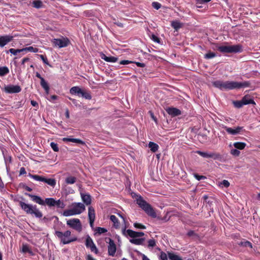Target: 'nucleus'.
I'll list each match as a JSON object with an SVG mask.
<instances>
[{"label": "nucleus", "mask_w": 260, "mask_h": 260, "mask_svg": "<svg viewBox=\"0 0 260 260\" xmlns=\"http://www.w3.org/2000/svg\"><path fill=\"white\" fill-rule=\"evenodd\" d=\"M230 184V182L226 180H223L220 182V185L225 187H228Z\"/></svg>", "instance_id": "5fc2aeb1"}, {"label": "nucleus", "mask_w": 260, "mask_h": 260, "mask_svg": "<svg viewBox=\"0 0 260 260\" xmlns=\"http://www.w3.org/2000/svg\"><path fill=\"white\" fill-rule=\"evenodd\" d=\"M63 142H71L75 143H78L82 145H84L85 142L79 139L76 138H63L62 139Z\"/></svg>", "instance_id": "aec40b11"}, {"label": "nucleus", "mask_w": 260, "mask_h": 260, "mask_svg": "<svg viewBox=\"0 0 260 260\" xmlns=\"http://www.w3.org/2000/svg\"><path fill=\"white\" fill-rule=\"evenodd\" d=\"M72 209L75 215H77L82 213L85 210V207L82 203H74L72 205Z\"/></svg>", "instance_id": "f8f14e48"}, {"label": "nucleus", "mask_w": 260, "mask_h": 260, "mask_svg": "<svg viewBox=\"0 0 260 260\" xmlns=\"http://www.w3.org/2000/svg\"><path fill=\"white\" fill-rule=\"evenodd\" d=\"M212 85L221 90H230L249 87L250 83L248 81L239 82L229 81L224 82L221 80H216L212 82Z\"/></svg>", "instance_id": "f257e3e1"}, {"label": "nucleus", "mask_w": 260, "mask_h": 260, "mask_svg": "<svg viewBox=\"0 0 260 260\" xmlns=\"http://www.w3.org/2000/svg\"><path fill=\"white\" fill-rule=\"evenodd\" d=\"M238 244L242 247H249L250 248H252V244L251 242L248 241L243 240L241 242H239Z\"/></svg>", "instance_id": "a878e982"}, {"label": "nucleus", "mask_w": 260, "mask_h": 260, "mask_svg": "<svg viewBox=\"0 0 260 260\" xmlns=\"http://www.w3.org/2000/svg\"><path fill=\"white\" fill-rule=\"evenodd\" d=\"M122 233L123 235H126L127 234L131 238H137L142 237L144 235V233L142 232H135L132 230H126V227L125 226L122 230Z\"/></svg>", "instance_id": "9b49d317"}, {"label": "nucleus", "mask_w": 260, "mask_h": 260, "mask_svg": "<svg viewBox=\"0 0 260 260\" xmlns=\"http://www.w3.org/2000/svg\"><path fill=\"white\" fill-rule=\"evenodd\" d=\"M82 90L79 86H74L70 89V92L73 95L77 94L78 96H80Z\"/></svg>", "instance_id": "6ab92c4d"}, {"label": "nucleus", "mask_w": 260, "mask_h": 260, "mask_svg": "<svg viewBox=\"0 0 260 260\" xmlns=\"http://www.w3.org/2000/svg\"><path fill=\"white\" fill-rule=\"evenodd\" d=\"M216 56L217 55H216V53H215L214 52H209L207 53H206V54H205L204 58L205 59H211L212 58H214V57H216Z\"/></svg>", "instance_id": "79ce46f5"}, {"label": "nucleus", "mask_w": 260, "mask_h": 260, "mask_svg": "<svg viewBox=\"0 0 260 260\" xmlns=\"http://www.w3.org/2000/svg\"><path fill=\"white\" fill-rule=\"evenodd\" d=\"M26 173V172L25 171V168L23 167L21 168L20 169L19 175H24Z\"/></svg>", "instance_id": "0e129e2a"}, {"label": "nucleus", "mask_w": 260, "mask_h": 260, "mask_svg": "<svg viewBox=\"0 0 260 260\" xmlns=\"http://www.w3.org/2000/svg\"><path fill=\"white\" fill-rule=\"evenodd\" d=\"M88 216L89 220H95V210L92 206H89L88 209Z\"/></svg>", "instance_id": "5701e85b"}, {"label": "nucleus", "mask_w": 260, "mask_h": 260, "mask_svg": "<svg viewBox=\"0 0 260 260\" xmlns=\"http://www.w3.org/2000/svg\"><path fill=\"white\" fill-rule=\"evenodd\" d=\"M82 201L86 205H89L91 204V197L88 194H81Z\"/></svg>", "instance_id": "412c9836"}, {"label": "nucleus", "mask_w": 260, "mask_h": 260, "mask_svg": "<svg viewBox=\"0 0 260 260\" xmlns=\"http://www.w3.org/2000/svg\"><path fill=\"white\" fill-rule=\"evenodd\" d=\"M50 146L55 152H58L59 151V148L57 143L52 142L50 143Z\"/></svg>", "instance_id": "a18cd8bd"}, {"label": "nucleus", "mask_w": 260, "mask_h": 260, "mask_svg": "<svg viewBox=\"0 0 260 260\" xmlns=\"http://www.w3.org/2000/svg\"><path fill=\"white\" fill-rule=\"evenodd\" d=\"M39 56L45 64H47V65L49 64L48 59L46 56H45L44 55H42V54L39 55Z\"/></svg>", "instance_id": "6e6d98bb"}, {"label": "nucleus", "mask_w": 260, "mask_h": 260, "mask_svg": "<svg viewBox=\"0 0 260 260\" xmlns=\"http://www.w3.org/2000/svg\"><path fill=\"white\" fill-rule=\"evenodd\" d=\"M51 42L54 46L60 48L67 47L69 43V40L67 38L62 37L59 39H53L51 40Z\"/></svg>", "instance_id": "6e6552de"}, {"label": "nucleus", "mask_w": 260, "mask_h": 260, "mask_svg": "<svg viewBox=\"0 0 260 260\" xmlns=\"http://www.w3.org/2000/svg\"><path fill=\"white\" fill-rule=\"evenodd\" d=\"M133 62V61H129L128 60H121L120 61L119 64L125 65V64H128L129 63H132Z\"/></svg>", "instance_id": "052dcab7"}, {"label": "nucleus", "mask_w": 260, "mask_h": 260, "mask_svg": "<svg viewBox=\"0 0 260 260\" xmlns=\"http://www.w3.org/2000/svg\"><path fill=\"white\" fill-rule=\"evenodd\" d=\"M43 182L47 183L48 185L51 186L52 187H54L56 185V181L54 178H46L44 177Z\"/></svg>", "instance_id": "4be33fe9"}, {"label": "nucleus", "mask_w": 260, "mask_h": 260, "mask_svg": "<svg viewBox=\"0 0 260 260\" xmlns=\"http://www.w3.org/2000/svg\"><path fill=\"white\" fill-rule=\"evenodd\" d=\"M23 187L27 191H31L32 190V188L29 187V186L26 185H23Z\"/></svg>", "instance_id": "338daca9"}, {"label": "nucleus", "mask_w": 260, "mask_h": 260, "mask_svg": "<svg viewBox=\"0 0 260 260\" xmlns=\"http://www.w3.org/2000/svg\"><path fill=\"white\" fill-rule=\"evenodd\" d=\"M109 245L108 246V254L110 256H114L116 251V246L114 241L111 238H109Z\"/></svg>", "instance_id": "ddd939ff"}, {"label": "nucleus", "mask_w": 260, "mask_h": 260, "mask_svg": "<svg viewBox=\"0 0 260 260\" xmlns=\"http://www.w3.org/2000/svg\"><path fill=\"white\" fill-rule=\"evenodd\" d=\"M233 145L237 149L242 150L245 147L246 144L244 142H238L234 143Z\"/></svg>", "instance_id": "7c9ffc66"}, {"label": "nucleus", "mask_w": 260, "mask_h": 260, "mask_svg": "<svg viewBox=\"0 0 260 260\" xmlns=\"http://www.w3.org/2000/svg\"><path fill=\"white\" fill-rule=\"evenodd\" d=\"M32 5H33L34 7L37 8V9H39V8H41L42 7L43 3L40 0L34 1L32 2Z\"/></svg>", "instance_id": "ea45409f"}, {"label": "nucleus", "mask_w": 260, "mask_h": 260, "mask_svg": "<svg viewBox=\"0 0 260 260\" xmlns=\"http://www.w3.org/2000/svg\"><path fill=\"white\" fill-rule=\"evenodd\" d=\"M19 204L21 209L26 214L34 215L37 218H41L43 216L42 212L37 208L36 205L26 204L22 201H20Z\"/></svg>", "instance_id": "7ed1b4c3"}, {"label": "nucleus", "mask_w": 260, "mask_h": 260, "mask_svg": "<svg viewBox=\"0 0 260 260\" xmlns=\"http://www.w3.org/2000/svg\"><path fill=\"white\" fill-rule=\"evenodd\" d=\"M77 179L73 176H69L66 178V183L68 184H72L76 182Z\"/></svg>", "instance_id": "c9c22d12"}, {"label": "nucleus", "mask_w": 260, "mask_h": 260, "mask_svg": "<svg viewBox=\"0 0 260 260\" xmlns=\"http://www.w3.org/2000/svg\"><path fill=\"white\" fill-rule=\"evenodd\" d=\"M218 51L222 53H238L242 51V46L240 45L231 46H219L217 47Z\"/></svg>", "instance_id": "39448f33"}, {"label": "nucleus", "mask_w": 260, "mask_h": 260, "mask_svg": "<svg viewBox=\"0 0 260 260\" xmlns=\"http://www.w3.org/2000/svg\"><path fill=\"white\" fill-rule=\"evenodd\" d=\"M152 39L155 42H159V39L154 35H152Z\"/></svg>", "instance_id": "e2e57ef3"}, {"label": "nucleus", "mask_w": 260, "mask_h": 260, "mask_svg": "<svg viewBox=\"0 0 260 260\" xmlns=\"http://www.w3.org/2000/svg\"><path fill=\"white\" fill-rule=\"evenodd\" d=\"M196 153L206 158H212L214 160H220L222 158L221 155L215 152H208V151H202L200 150H197Z\"/></svg>", "instance_id": "423d86ee"}, {"label": "nucleus", "mask_w": 260, "mask_h": 260, "mask_svg": "<svg viewBox=\"0 0 260 260\" xmlns=\"http://www.w3.org/2000/svg\"><path fill=\"white\" fill-rule=\"evenodd\" d=\"M152 6L156 10H158L161 7V4L158 2H153Z\"/></svg>", "instance_id": "864d4df0"}, {"label": "nucleus", "mask_w": 260, "mask_h": 260, "mask_svg": "<svg viewBox=\"0 0 260 260\" xmlns=\"http://www.w3.org/2000/svg\"><path fill=\"white\" fill-rule=\"evenodd\" d=\"M148 247H153L155 246V244H156L155 241L153 239L149 240L148 241Z\"/></svg>", "instance_id": "3c124183"}, {"label": "nucleus", "mask_w": 260, "mask_h": 260, "mask_svg": "<svg viewBox=\"0 0 260 260\" xmlns=\"http://www.w3.org/2000/svg\"><path fill=\"white\" fill-rule=\"evenodd\" d=\"M194 178L198 181H200L202 179H205L206 178V177L204 176L199 175L197 174H194Z\"/></svg>", "instance_id": "4d7b16f0"}, {"label": "nucleus", "mask_w": 260, "mask_h": 260, "mask_svg": "<svg viewBox=\"0 0 260 260\" xmlns=\"http://www.w3.org/2000/svg\"><path fill=\"white\" fill-rule=\"evenodd\" d=\"M167 112L172 116H176L181 114V111L177 108L169 107L166 109Z\"/></svg>", "instance_id": "dca6fc26"}, {"label": "nucleus", "mask_w": 260, "mask_h": 260, "mask_svg": "<svg viewBox=\"0 0 260 260\" xmlns=\"http://www.w3.org/2000/svg\"><path fill=\"white\" fill-rule=\"evenodd\" d=\"M89 248H90L91 252H93L95 254H98L99 253V250L95 244L92 245L91 246L89 247Z\"/></svg>", "instance_id": "8fccbe9b"}, {"label": "nucleus", "mask_w": 260, "mask_h": 260, "mask_svg": "<svg viewBox=\"0 0 260 260\" xmlns=\"http://www.w3.org/2000/svg\"><path fill=\"white\" fill-rule=\"evenodd\" d=\"M21 50H23V52L25 51H30L32 52H38L39 51V49L37 48H34L32 46H29L28 47H25L21 49Z\"/></svg>", "instance_id": "4c0bfd02"}, {"label": "nucleus", "mask_w": 260, "mask_h": 260, "mask_svg": "<svg viewBox=\"0 0 260 260\" xmlns=\"http://www.w3.org/2000/svg\"><path fill=\"white\" fill-rule=\"evenodd\" d=\"M231 153L234 156H238L239 155L240 152L237 148L233 149L231 150Z\"/></svg>", "instance_id": "de8ad7c7"}, {"label": "nucleus", "mask_w": 260, "mask_h": 260, "mask_svg": "<svg viewBox=\"0 0 260 260\" xmlns=\"http://www.w3.org/2000/svg\"><path fill=\"white\" fill-rule=\"evenodd\" d=\"M187 235L189 237H193L195 238H198V235L193 231H188Z\"/></svg>", "instance_id": "603ef678"}, {"label": "nucleus", "mask_w": 260, "mask_h": 260, "mask_svg": "<svg viewBox=\"0 0 260 260\" xmlns=\"http://www.w3.org/2000/svg\"><path fill=\"white\" fill-rule=\"evenodd\" d=\"M86 260H96L90 254H88L86 257Z\"/></svg>", "instance_id": "69168bd1"}, {"label": "nucleus", "mask_w": 260, "mask_h": 260, "mask_svg": "<svg viewBox=\"0 0 260 260\" xmlns=\"http://www.w3.org/2000/svg\"><path fill=\"white\" fill-rule=\"evenodd\" d=\"M30 103H31V105L34 106V107H37L38 106V103L35 101H34V100H31L30 101Z\"/></svg>", "instance_id": "774afa93"}, {"label": "nucleus", "mask_w": 260, "mask_h": 260, "mask_svg": "<svg viewBox=\"0 0 260 260\" xmlns=\"http://www.w3.org/2000/svg\"><path fill=\"white\" fill-rule=\"evenodd\" d=\"M25 195L28 196L30 197L32 201L34 202L41 205H44L45 202L43 200L41 199V198L39 196H36V195H33L30 193H25Z\"/></svg>", "instance_id": "2eb2a0df"}, {"label": "nucleus", "mask_w": 260, "mask_h": 260, "mask_svg": "<svg viewBox=\"0 0 260 260\" xmlns=\"http://www.w3.org/2000/svg\"><path fill=\"white\" fill-rule=\"evenodd\" d=\"M171 26L175 30H178L179 28H180L182 27V24L178 21H174L172 22Z\"/></svg>", "instance_id": "72a5a7b5"}, {"label": "nucleus", "mask_w": 260, "mask_h": 260, "mask_svg": "<svg viewBox=\"0 0 260 260\" xmlns=\"http://www.w3.org/2000/svg\"><path fill=\"white\" fill-rule=\"evenodd\" d=\"M134 226L136 229H145L146 226L141 223H134Z\"/></svg>", "instance_id": "09e8293b"}, {"label": "nucleus", "mask_w": 260, "mask_h": 260, "mask_svg": "<svg viewBox=\"0 0 260 260\" xmlns=\"http://www.w3.org/2000/svg\"><path fill=\"white\" fill-rule=\"evenodd\" d=\"M96 233L102 234L107 232V230L104 228L98 227L96 229Z\"/></svg>", "instance_id": "49530a36"}, {"label": "nucleus", "mask_w": 260, "mask_h": 260, "mask_svg": "<svg viewBox=\"0 0 260 260\" xmlns=\"http://www.w3.org/2000/svg\"><path fill=\"white\" fill-rule=\"evenodd\" d=\"M55 235L60 239L61 242L63 244H68L77 240V238L75 236L70 237L71 232L69 230L65 231L64 233L56 231Z\"/></svg>", "instance_id": "20e7f679"}, {"label": "nucleus", "mask_w": 260, "mask_h": 260, "mask_svg": "<svg viewBox=\"0 0 260 260\" xmlns=\"http://www.w3.org/2000/svg\"><path fill=\"white\" fill-rule=\"evenodd\" d=\"M62 215L64 216L68 217V216L75 215V214H74L72 209L71 208L69 210H64L62 213Z\"/></svg>", "instance_id": "a19ab883"}, {"label": "nucleus", "mask_w": 260, "mask_h": 260, "mask_svg": "<svg viewBox=\"0 0 260 260\" xmlns=\"http://www.w3.org/2000/svg\"><path fill=\"white\" fill-rule=\"evenodd\" d=\"M10 72L9 68L6 66L0 67V76L3 77L7 75Z\"/></svg>", "instance_id": "cd10ccee"}, {"label": "nucleus", "mask_w": 260, "mask_h": 260, "mask_svg": "<svg viewBox=\"0 0 260 260\" xmlns=\"http://www.w3.org/2000/svg\"><path fill=\"white\" fill-rule=\"evenodd\" d=\"M101 57L102 59L109 62H115L118 60V58L114 56H107L104 53L101 54Z\"/></svg>", "instance_id": "f3484780"}, {"label": "nucleus", "mask_w": 260, "mask_h": 260, "mask_svg": "<svg viewBox=\"0 0 260 260\" xmlns=\"http://www.w3.org/2000/svg\"><path fill=\"white\" fill-rule=\"evenodd\" d=\"M145 241V238H141L138 239H130L129 242L134 244L137 245H142L143 242Z\"/></svg>", "instance_id": "393cba45"}, {"label": "nucleus", "mask_w": 260, "mask_h": 260, "mask_svg": "<svg viewBox=\"0 0 260 260\" xmlns=\"http://www.w3.org/2000/svg\"><path fill=\"white\" fill-rule=\"evenodd\" d=\"M133 63H135L139 67L144 68L145 67V64L144 63H141L137 61H133Z\"/></svg>", "instance_id": "680f3d73"}, {"label": "nucleus", "mask_w": 260, "mask_h": 260, "mask_svg": "<svg viewBox=\"0 0 260 260\" xmlns=\"http://www.w3.org/2000/svg\"><path fill=\"white\" fill-rule=\"evenodd\" d=\"M221 127L224 129L226 132L232 135H237L241 133L244 131L243 126H237L234 128L229 127L224 125H221Z\"/></svg>", "instance_id": "1a4fd4ad"}, {"label": "nucleus", "mask_w": 260, "mask_h": 260, "mask_svg": "<svg viewBox=\"0 0 260 260\" xmlns=\"http://www.w3.org/2000/svg\"><path fill=\"white\" fill-rule=\"evenodd\" d=\"M233 104L237 108H240L244 106L242 100L241 101H234L233 102Z\"/></svg>", "instance_id": "37998d69"}, {"label": "nucleus", "mask_w": 260, "mask_h": 260, "mask_svg": "<svg viewBox=\"0 0 260 260\" xmlns=\"http://www.w3.org/2000/svg\"><path fill=\"white\" fill-rule=\"evenodd\" d=\"M160 259L161 260H168L167 254L164 252H161L160 255Z\"/></svg>", "instance_id": "13d9d810"}, {"label": "nucleus", "mask_w": 260, "mask_h": 260, "mask_svg": "<svg viewBox=\"0 0 260 260\" xmlns=\"http://www.w3.org/2000/svg\"><path fill=\"white\" fill-rule=\"evenodd\" d=\"M148 146L150 148V150L153 152H156L158 149V145L153 142H150L148 144Z\"/></svg>", "instance_id": "2f4dec72"}, {"label": "nucleus", "mask_w": 260, "mask_h": 260, "mask_svg": "<svg viewBox=\"0 0 260 260\" xmlns=\"http://www.w3.org/2000/svg\"><path fill=\"white\" fill-rule=\"evenodd\" d=\"M8 52H10L11 54L16 55L18 53L23 52V50L21 49H15L13 48L10 49Z\"/></svg>", "instance_id": "c03bdc74"}, {"label": "nucleus", "mask_w": 260, "mask_h": 260, "mask_svg": "<svg viewBox=\"0 0 260 260\" xmlns=\"http://www.w3.org/2000/svg\"><path fill=\"white\" fill-rule=\"evenodd\" d=\"M55 206L58 208L63 209L65 207L66 205L63 202L60 200H55Z\"/></svg>", "instance_id": "f704fd0d"}, {"label": "nucleus", "mask_w": 260, "mask_h": 260, "mask_svg": "<svg viewBox=\"0 0 260 260\" xmlns=\"http://www.w3.org/2000/svg\"><path fill=\"white\" fill-rule=\"evenodd\" d=\"M4 91L7 93H17L21 91V88L18 85H8L5 86Z\"/></svg>", "instance_id": "9d476101"}, {"label": "nucleus", "mask_w": 260, "mask_h": 260, "mask_svg": "<svg viewBox=\"0 0 260 260\" xmlns=\"http://www.w3.org/2000/svg\"><path fill=\"white\" fill-rule=\"evenodd\" d=\"M67 224L79 232H80L82 230L81 221L78 218H73L68 220Z\"/></svg>", "instance_id": "0eeeda50"}, {"label": "nucleus", "mask_w": 260, "mask_h": 260, "mask_svg": "<svg viewBox=\"0 0 260 260\" xmlns=\"http://www.w3.org/2000/svg\"><path fill=\"white\" fill-rule=\"evenodd\" d=\"M110 219L113 222V225L115 228L118 229L119 228L120 223L116 216L111 215L110 216Z\"/></svg>", "instance_id": "b1692460"}, {"label": "nucleus", "mask_w": 260, "mask_h": 260, "mask_svg": "<svg viewBox=\"0 0 260 260\" xmlns=\"http://www.w3.org/2000/svg\"><path fill=\"white\" fill-rule=\"evenodd\" d=\"M94 244L92 239L88 236L86 239L85 245L87 248H89L92 245Z\"/></svg>", "instance_id": "58836bf2"}, {"label": "nucleus", "mask_w": 260, "mask_h": 260, "mask_svg": "<svg viewBox=\"0 0 260 260\" xmlns=\"http://www.w3.org/2000/svg\"><path fill=\"white\" fill-rule=\"evenodd\" d=\"M28 176H29L31 178H32L33 179H34L36 181H41V182H43V181L44 177L42 176H39L37 175H32L30 173H28Z\"/></svg>", "instance_id": "473e14b6"}, {"label": "nucleus", "mask_w": 260, "mask_h": 260, "mask_svg": "<svg viewBox=\"0 0 260 260\" xmlns=\"http://www.w3.org/2000/svg\"><path fill=\"white\" fill-rule=\"evenodd\" d=\"M137 204L149 216L155 218L156 214L151 206L145 201L141 196H137L136 198Z\"/></svg>", "instance_id": "f03ea898"}, {"label": "nucleus", "mask_w": 260, "mask_h": 260, "mask_svg": "<svg viewBox=\"0 0 260 260\" xmlns=\"http://www.w3.org/2000/svg\"><path fill=\"white\" fill-rule=\"evenodd\" d=\"M168 255L171 260H183L181 257L173 252H169Z\"/></svg>", "instance_id": "bb28decb"}, {"label": "nucleus", "mask_w": 260, "mask_h": 260, "mask_svg": "<svg viewBox=\"0 0 260 260\" xmlns=\"http://www.w3.org/2000/svg\"><path fill=\"white\" fill-rule=\"evenodd\" d=\"M242 101L243 105H246L248 104H255V103L253 101V100L250 98V96L248 95H246L244 97H243V98L242 99Z\"/></svg>", "instance_id": "a211bd4d"}, {"label": "nucleus", "mask_w": 260, "mask_h": 260, "mask_svg": "<svg viewBox=\"0 0 260 260\" xmlns=\"http://www.w3.org/2000/svg\"><path fill=\"white\" fill-rule=\"evenodd\" d=\"M45 204H46L50 207L55 206V200L53 198H46L44 201Z\"/></svg>", "instance_id": "c756f323"}, {"label": "nucleus", "mask_w": 260, "mask_h": 260, "mask_svg": "<svg viewBox=\"0 0 260 260\" xmlns=\"http://www.w3.org/2000/svg\"><path fill=\"white\" fill-rule=\"evenodd\" d=\"M29 248L28 246L26 244H23L22 248V251L24 253L27 252L29 251Z\"/></svg>", "instance_id": "bf43d9fd"}, {"label": "nucleus", "mask_w": 260, "mask_h": 260, "mask_svg": "<svg viewBox=\"0 0 260 260\" xmlns=\"http://www.w3.org/2000/svg\"><path fill=\"white\" fill-rule=\"evenodd\" d=\"M14 37L13 36L5 35L0 36V47H3L8 43L11 42Z\"/></svg>", "instance_id": "4468645a"}, {"label": "nucleus", "mask_w": 260, "mask_h": 260, "mask_svg": "<svg viewBox=\"0 0 260 260\" xmlns=\"http://www.w3.org/2000/svg\"><path fill=\"white\" fill-rule=\"evenodd\" d=\"M40 84L41 86L44 88V89L46 91V92L48 93L49 91V86L47 82L44 79H42L40 82Z\"/></svg>", "instance_id": "c85d7f7f"}, {"label": "nucleus", "mask_w": 260, "mask_h": 260, "mask_svg": "<svg viewBox=\"0 0 260 260\" xmlns=\"http://www.w3.org/2000/svg\"><path fill=\"white\" fill-rule=\"evenodd\" d=\"M80 96L86 100H91L92 98V96H91L90 93L89 92H88L86 90H82Z\"/></svg>", "instance_id": "e433bc0d"}]
</instances>
